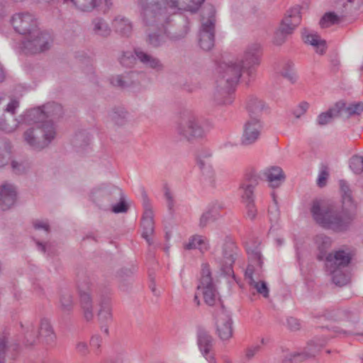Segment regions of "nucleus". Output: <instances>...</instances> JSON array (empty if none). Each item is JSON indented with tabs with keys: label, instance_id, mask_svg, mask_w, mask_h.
Segmentation results:
<instances>
[{
	"label": "nucleus",
	"instance_id": "1",
	"mask_svg": "<svg viewBox=\"0 0 363 363\" xmlns=\"http://www.w3.org/2000/svg\"><path fill=\"white\" fill-rule=\"evenodd\" d=\"M205 0H138L140 17L145 26L156 27L160 33H152L147 36V43L153 48L163 45L167 35L161 30L168 23L169 15L177 10L196 13Z\"/></svg>",
	"mask_w": 363,
	"mask_h": 363
},
{
	"label": "nucleus",
	"instance_id": "2",
	"mask_svg": "<svg viewBox=\"0 0 363 363\" xmlns=\"http://www.w3.org/2000/svg\"><path fill=\"white\" fill-rule=\"evenodd\" d=\"M343 209L338 212L333 206L318 201L312 203L311 212L314 220L321 227L335 232L346 231L355 218L356 206L352 202L351 191L344 180L340 181Z\"/></svg>",
	"mask_w": 363,
	"mask_h": 363
},
{
	"label": "nucleus",
	"instance_id": "3",
	"mask_svg": "<svg viewBox=\"0 0 363 363\" xmlns=\"http://www.w3.org/2000/svg\"><path fill=\"white\" fill-rule=\"evenodd\" d=\"M242 70L243 68L237 60L220 64L217 79L218 86L213 94L214 100L217 104L232 103L233 87L238 82Z\"/></svg>",
	"mask_w": 363,
	"mask_h": 363
},
{
	"label": "nucleus",
	"instance_id": "4",
	"mask_svg": "<svg viewBox=\"0 0 363 363\" xmlns=\"http://www.w3.org/2000/svg\"><path fill=\"white\" fill-rule=\"evenodd\" d=\"M24 327L25 339L28 345H32L38 341L52 345L56 340V335L48 318H40L38 327L32 323H26Z\"/></svg>",
	"mask_w": 363,
	"mask_h": 363
},
{
	"label": "nucleus",
	"instance_id": "5",
	"mask_svg": "<svg viewBox=\"0 0 363 363\" xmlns=\"http://www.w3.org/2000/svg\"><path fill=\"white\" fill-rule=\"evenodd\" d=\"M56 128L54 123L44 124L37 126L35 128H30L23 133L25 143L31 148L36 150L46 147L55 138Z\"/></svg>",
	"mask_w": 363,
	"mask_h": 363
},
{
	"label": "nucleus",
	"instance_id": "6",
	"mask_svg": "<svg viewBox=\"0 0 363 363\" xmlns=\"http://www.w3.org/2000/svg\"><path fill=\"white\" fill-rule=\"evenodd\" d=\"M216 10L212 5L206 6L202 11L201 27L199 43L203 50H210L214 46Z\"/></svg>",
	"mask_w": 363,
	"mask_h": 363
},
{
	"label": "nucleus",
	"instance_id": "7",
	"mask_svg": "<svg viewBox=\"0 0 363 363\" xmlns=\"http://www.w3.org/2000/svg\"><path fill=\"white\" fill-rule=\"evenodd\" d=\"M202 296L205 303L208 306L215 305L218 294L213 283L209 265L206 263L202 264L201 275L199 280L194 301L197 305L200 304L199 297Z\"/></svg>",
	"mask_w": 363,
	"mask_h": 363
},
{
	"label": "nucleus",
	"instance_id": "8",
	"mask_svg": "<svg viewBox=\"0 0 363 363\" xmlns=\"http://www.w3.org/2000/svg\"><path fill=\"white\" fill-rule=\"evenodd\" d=\"M175 130L182 138L187 140L201 138L205 134V131L198 118L191 114L184 115L181 117Z\"/></svg>",
	"mask_w": 363,
	"mask_h": 363
},
{
	"label": "nucleus",
	"instance_id": "9",
	"mask_svg": "<svg viewBox=\"0 0 363 363\" xmlns=\"http://www.w3.org/2000/svg\"><path fill=\"white\" fill-rule=\"evenodd\" d=\"M79 303L83 310L84 317L87 320L94 318V305L92 293L95 289V284L90 277H85L78 284Z\"/></svg>",
	"mask_w": 363,
	"mask_h": 363
},
{
	"label": "nucleus",
	"instance_id": "10",
	"mask_svg": "<svg viewBox=\"0 0 363 363\" xmlns=\"http://www.w3.org/2000/svg\"><path fill=\"white\" fill-rule=\"evenodd\" d=\"M52 43V38L49 33L36 28L23 43V49L26 53L35 54L48 50Z\"/></svg>",
	"mask_w": 363,
	"mask_h": 363
},
{
	"label": "nucleus",
	"instance_id": "11",
	"mask_svg": "<svg viewBox=\"0 0 363 363\" xmlns=\"http://www.w3.org/2000/svg\"><path fill=\"white\" fill-rule=\"evenodd\" d=\"M301 21V16L298 7H294L287 11L285 17L282 20L279 29L276 33L274 43L277 45L282 44L285 41L286 35L293 32L300 24Z\"/></svg>",
	"mask_w": 363,
	"mask_h": 363
},
{
	"label": "nucleus",
	"instance_id": "12",
	"mask_svg": "<svg viewBox=\"0 0 363 363\" xmlns=\"http://www.w3.org/2000/svg\"><path fill=\"white\" fill-rule=\"evenodd\" d=\"M141 198L144 208L141 220L142 237L150 245L152 243L151 237L154 233V213L150 200L144 189H141Z\"/></svg>",
	"mask_w": 363,
	"mask_h": 363
},
{
	"label": "nucleus",
	"instance_id": "13",
	"mask_svg": "<svg viewBox=\"0 0 363 363\" xmlns=\"http://www.w3.org/2000/svg\"><path fill=\"white\" fill-rule=\"evenodd\" d=\"M262 48L259 43H253L249 44L245 49L240 59L237 61L241 65L243 69L252 74V68L258 66L260 63Z\"/></svg>",
	"mask_w": 363,
	"mask_h": 363
},
{
	"label": "nucleus",
	"instance_id": "14",
	"mask_svg": "<svg viewBox=\"0 0 363 363\" xmlns=\"http://www.w3.org/2000/svg\"><path fill=\"white\" fill-rule=\"evenodd\" d=\"M352 257V253L349 248L338 249L325 257L326 267L329 272L345 267L350 263Z\"/></svg>",
	"mask_w": 363,
	"mask_h": 363
},
{
	"label": "nucleus",
	"instance_id": "15",
	"mask_svg": "<svg viewBox=\"0 0 363 363\" xmlns=\"http://www.w3.org/2000/svg\"><path fill=\"white\" fill-rule=\"evenodd\" d=\"M211 152L209 150L200 152L196 158L197 165L201 172L202 182L208 186L215 184V172L211 164Z\"/></svg>",
	"mask_w": 363,
	"mask_h": 363
},
{
	"label": "nucleus",
	"instance_id": "16",
	"mask_svg": "<svg viewBox=\"0 0 363 363\" xmlns=\"http://www.w3.org/2000/svg\"><path fill=\"white\" fill-rule=\"evenodd\" d=\"M11 23L15 30L21 35H29L33 30L38 28L36 20L28 13L13 15Z\"/></svg>",
	"mask_w": 363,
	"mask_h": 363
},
{
	"label": "nucleus",
	"instance_id": "17",
	"mask_svg": "<svg viewBox=\"0 0 363 363\" xmlns=\"http://www.w3.org/2000/svg\"><path fill=\"white\" fill-rule=\"evenodd\" d=\"M262 129L261 121L257 118H250L244 125L242 143L248 145L255 143L261 134Z\"/></svg>",
	"mask_w": 363,
	"mask_h": 363
},
{
	"label": "nucleus",
	"instance_id": "18",
	"mask_svg": "<svg viewBox=\"0 0 363 363\" xmlns=\"http://www.w3.org/2000/svg\"><path fill=\"white\" fill-rule=\"evenodd\" d=\"M237 255L238 248L235 244L231 241L226 242L223 246L222 258L220 259L222 270L225 274L230 275L233 273L232 267Z\"/></svg>",
	"mask_w": 363,
	"mask_h": 363
},
{
	"label": "nucleus",
	"instance_id": "19",
	"mask_svg": "<svg viewBox=\"0 0 363 363\" xmlns=\"http://www.w3.org/2000/svg\"><path fill=\"white\" fill-rule=\"evenodd\" d=\"M322 347L323 345H318L314 341H311L302 352H294L290 353L289 357L282 360V363H293L294 361H303L313 357L318 353Z\"/></svg>",
	"mask_w": 363,
	"mask_h": 363
},
{
	"label": "nucleus",
	"instance_id": "20",
	"mask_svg": "<svg viewBox=\"0 0 363 363\" xmlns=\"http://www.w3.org/2000/svg\"><path fill=\"white\" fill-rule=\"evenodd\" d=\"M216 332L223 340H229L233 336L232 320L230 316L224 311L217 315Z\"/></svg>",
	"mask_w": 363,
	"mask_h": 363
},
{
	"label": "nucleus",
	"instance_id": "21",
	"mask_svg": "<svg viewBox=\"0 0 363 363\" xmlns=\"http://www.w3.org/2000/svg\"><path fill=\"white\" fill-rule=\"evenodd\" d=\"M20 118L22 120L23 124L26 125L40 124V126H41L44 124L51 123L50 121L45 120V114L41 107L25 111L20 115Z\"/></svg>",
	"mask_w": 363,
	"mask_h": 363
},
{
	"label": "nucleus",
	"instance_id": "22",
	"mask_svg": "<svg viewBox=\"0 0 363 363\" xmlns=\"http://www.w3.org/2000/svg\"><path fill=\"white\" fill-rule=\"evenodd\" d=\"M302 38L305 43L312 45L317 53L323 55L326 50V42L316 33L304 29L302 32Z\"/></svg>",
	"mask_w": 363,
	"mask_h": 363
},
{
	"label": "nucleus",
	"instance_id": "23",
	"mask_svg": "<svg viewBox=\"0 0 363 363\" xmlns=\"http://www.w3.org/2000/svg\"><path fill=\"white\" fill-rule=\"evenodd\" d=\"M16 199V191L13 186L6 184L1 186L0 191V206L3 211L13 206Z\"/></svg>",
	"mask_w": 363,
	"mask_h": 363
},
{
	"label": "nucleus",
	"instance_id": "24",
	"mask_svg": "<svg viewBox=\"0 0 363 363\" xmlns=\"http://www.w3.org/2000/svg\"><path fill=\"white\" fill-rule=\"evenodd\" d=\"M269 185L273 188L279 187L285 180V174L279 167H271L264 172Z\"/></svg>",
	"mask_w": 363,
	"mask_h": 363
},
{
	"label": "nucleus",
	"instance_id": "25",
	"mask_svg": "<svg viewBox=\"0 0 363 363\" xmlns=\"http://www.w3.org/2000/svg\"><path fill=\"white\" fill-rule=\"evenodd\" d=\"M357 323V317L354 315L351 321H342L340 326L333 328V330L335 335L340 337L362 335V333L356 331Z\"/></svg>",
	"mask_w": 363,
	"mask_h": 363
},
{
	"label": "nucleus",
	"instance_id": "26",
	"mask_svg": "<svg viewBox=\"0 0 363 363\" xmlns=\"http://www.w3.org/2000/svg\"><path fill=\"white\" fill-rule=\"evenodd\" d=\"M253 267L252 265H248L245 271V277L247 279L249 285L255 289L257 293L262 295L264 298L269 296V288L267 284L264 281H256L253 278Z\"/></svg>",
	"mask_w": 363,
	"mask_h": 363
},
{
	"label": "nucleus",
	"instance_id": "27",
	"mask_svg": "<svg viewBox=\"0 0 363 363\" xmlns=\"http://www.w3.org/2000/svg\"><path fill=\"white\" fill-rule=\"evenodd\" d=\"M98 319L101 324H108L113 320L112 306L109 298H103L99 303Z\"/></svg>",
	"mask_w": 363,
	"mask_h": 363
},
{
	"label": "nucleus",
	"instance_id": "28",
	"mask_svg": "<svg viewBox=\"0 0 363 363\" xmlns=\"http://www.w3.org/2000/svg\"><path fill=\"white\" fill-rule=\"evenodd\" d=\"M135 55L145 66L157 70L162 69L163 65L158 58L139 49L135 50Z\"/></svg>",
	"mask_w": 363,
	"mask_h": 363
},
{
	"label": "nucleus",
	"instance_id": "29",
	"mask_svg": "<svg viewBox=\"0 0 363 363\" xmlns=\"http://www.w3.org/2000/svg\"><path fill=\"white\" fill-rule=\"evenodd\" d=\"M41 108L45 114V120L50 123H52L54 119L60 118L63 114L62 106L55 102L48 103Z\"/></svg>",
	"mask_w": 363,
	"mask_h": 363
},
{
	"label": "nucleus",
	"instance_id": "30",
	"mask_svg": "<svg viewBox=\"0 0 363 363\" xmlns=\"http://www.w3.org/2000/svg\"><path fill=\"white\" fill-rule=\"evenodd\" d=\"M115 31L122 35H129L133 30L130 21L121 16H116L112 21Z\"/></svg>",
	"mask_w": 363,
	"mask_h": 363
},
{
	"label": "nucleus",
	"instance_id": "31",
	"mask_svg": "<svg viewBox=\"0 0 363 363\" xmlns=\"http://www.w3.org/2000/svg\"><path fill=\"white\" fill-rule=\"evenodd\" d=\"M208 247L207 238L199 235L191 236L188 242L184 245V248L186 250L198 249L201 252L207 251Z\"/></svg>",
	"mask_w": 363,
	"mask_h": 363
},
{
	"label": "nucleus",
	"instance_id": "32",
	"mask_svg": "<svg viewBox=\"0 0 363 363\" xmlns=\"http://www.w3.org/2000/svg\"><path fill=\"white\" fill-rule=\"evenodd\" d=\"M336 104H342V106L339 107V116L350 117L353 115H359L363 112V102L350 104L348 106L343 101H338Z\"/></svg>",
	"mask_w": 363,
	"mask_h": 363
},
{
	"label": "nucleus",
	"instance_id": "33",
	"mask_svg": "<svg viewBox=\"0 0 363 363\" xmlns=\"http://www.w3.org/2000/svg\"><path fill=\"white\" fill-rule=\"evenodd\" d=\"M92 32L94 34L103 37L107 38L111 33V29L108 23L102 18H96L92 22Z\"/></svg>",
	"mask_w": 363,
	"mask_h": 363
},
{
	"label": "nucleus",
	"instance_id": "34",
	"mask_svg": "<svg viewBox=\"0 0 363 363\" xmlns=\"http://www.w3.org/2000/svg\"><path fill=\"white\" fill-rule=\"evenodd\" d=\"M22 124L23 122L20 118V116L10 118H6L4 116V118H0V129L7 133H13Z\"/></svg>",
	"mask_w": 363,
	"mask_h": 363
},
{
	"label": "nucleus",
	"instance_id": "35",
	"mask_svg": "<svg viewBox=\"0 0 363 363\" xmlns=\"http://www.w3.org/2000/svg\"><path fill=\"white\" fill-rule=\"evenodd\" d=\"M198 345L203 356H207L213 346V338L206 331L201 330L198 334Z\"/></svg>",
	"mask_w": 363,
	"mask_h": 363
},
{
	"label": "nucleus",
	"instance_id": "36",
	"mask_svg": "<svg viewBox=\"0 0 363 363\" xmlns=\"http://www.w3.org/2000/svg\"><path fill=\"white\" fill-rule=\"evenodd\" d=\"M315 243L317 247V249L319 251V255L318 257L319 259H323L325 255L327 250L332 245V240L330 238L325 235L320 234L315 236Z\"/></svg>",
	"mask_w": 363,
	"mask_h": 363
},
{
	"label": "nucleus",
	"instance_id": "37",
	"mask_svg": "<svg viewBox=\"0 0 363 363\" xmlns=\"http://www.w3.org/2000/svg\"><path fill=\"white\" fill-rule=\"evenodd\" d=\"M255 185V181H248L240 186V194L243 203L255 201L253 191Z\"/></svg>",
	"mask_w": 363,
	"mask_h": 363
},
{
	"label": "nucleus",
	"instance_id": "38",
	"mask_svg": "<svg viewBox=\"0 0 363 363\" xmlns=\"http://www.w3.org/2000/svg\"><path fill=\"white\" fill-rule=\"evenodd\" d=\"M110 120L116 125L122 126L128 121V113L123 108H116L109 114Z\"/></svg>",
	"mask_w": 363,
	"mask_h": 363
},
{
	"label": "nucleus",
	"instance_id": "39",
	"mask_svg": "<svg viewBox=\"0 0 363 363\" xmlns=\"http://www.w3.org/2000/svg\"><path fill=\"white\" fill-rule=\"evenodd\" d=\"M342 106V104H335L333 107L328 111L321 113L317 118V123L320 125H324L331 121L334 117L339 116L338 108Z\"/></svg>",
	"mask_w": 363,
	"mask_h": 363
},
{
	"label": "nucleus",
	"instance_id": "40",
	"mask_svg": "<svg viewBox=\"0 0 363 363\" xmlns=\"http://www.w3.org/2000/svg\"><path fill=\"white\" fill-rule=\"evenodd\" d=\"M11 157V143L0 138V167L8 164Z\"/></svg>",
	"mask_w": 363,
	"mask_h": 363
},
{
	"label": "nucleus",
	"instance_id": "41",
	"mask_svg": "<svg viewBox=\"0 0 363 363\" xmlns=\"http://www.w3.org/2000/svg\"><path fill=\"white\" fill-rule=\"evenodd\" d=\"M247 108L250 113L259 115L264 108V103L257 97L251 96L247 100Z\"/></svg>",
	"mask_w": 363,
	"mask_h": 363
},
{
	"label": "nucleus",
	"instance_id": "42",
	"mask_svg": "<svg viewBox=\"0 0 363 363\" xmlns=\"http://www.w3.org/2000/svg\"><path fill=\"white\" fill-rule=\"evenodd\" d=\"M65 2H70L77 9L82 11L90 12L95 9L97 0H64Z\"/></svg>",
	"mask_w": 363,
	"mask_h": 363
},
{
	"label": "nucleus",
	"instance_id": "43",
	"mask_svg": "<svg viewBox=\"0 0 363 363\" xmlns=\"http://www.w3.org/2000/svg\"><path fill=\"white\" fill-rule=\"evenodd\" d=\"M280 74L292 83L296 81L297 77L294 70V64L291 61H286L283 63Z\"/></svg>",
	"mask_w": 363,
	"mask_h": 363
},
{
	"label": "nucleus",
	"instance_id": "44",
	"mask_svg": "<svg viewBox=\"0 0 363 363\" xmlns=\"http://www.w3.org/2000/svg\"><path fill=\"white\" fill-rule=\"evenodd\" d=\"M330 272L332 274V279L333 283L337 286H345L350 281L348 275L343 273L340 269H335V271Z\"/></svg>",
	"mask_w": 363,
	"mask_h": 363
},
{
	"label": "nucleus",
	"instance_id": "45",
	"mask_svg": "<svg viewBox=\"0 0 363 363\" xmlns=\"http://www.w3.org/2000/svg\"><path fill=\"white\" fill-rule=\"evenodd\" d=\"M60 307L63 312H69L73 307L72 296L69 293L62 294L60 298Z\"/></svg>",
	"mask_w": 363,
	"mask_h": 363
},
{
	"label": "nucleus",
	"instance_id": "46",
	"mask_svg": "<svg viewBox=\"0 0 363 363\" xmlns=\"http://www.w3.org/2000/svg\"><path fill=\"white\" fill-rule=\"evenodd\" d=\"M350 167L355 174H360L363 172V157L354 155L350 161Z\"/></svg>",
	"mask_w": 363,
	"mask_h": 363
},
{
	"label": "nucleus",
	"instance_id": "47",
	"mask_svg": "<svg viewBox=\"0 0 363 363\" xmlns=\"http://www.w3.org/2000/svg\"><path fill=\"white\" fill-rule=\"evenodd\" d=\"M76 353L83 357H86L91 353V350L86 342L84 340H77L74 345Z\"/></svg>",
	"mask_w": 363,
	"mask_h": 363
},
{
	"label": "nucleus",
	"instance_id": "48",
	"mask_svg": "<svg viewBox=\"0 0 363 363\" xmlns=\"http://www.w3.org/2000/svg\"><path fill=\"white\" fill-rule=\"evenodd\" d=\"M91 351L96 355H99L101 351L102 338L99 335H94L89 340Z\"/></svg>",
	"mask_w": 363,
	"mask_h": 363
},
{
	"label": "nucleus",
	"instance_id": "49",
	"mask_svg": "<svg viewBox=\"0 0 363 363\" xmlns=\"http://www.w3.org/2000/svg\"><path fill=\"white\" fill-rule=\"evenodd\" d=\"M339 18L334 13H327L320 21V25L322 28H328L331 25L337 23Z\"/></svg>",
	"mask_w": 363,
	"mask_h": 363
},
{
	"label": "nucleus",
	"instance_id": "50",
	"mask_svg": "<svg viewBox=\"0 0 363 363\" xmlns=\"http://www.w3.org/2000/svg\"><path fill=\"white\" fill-rule=\"evenodd\" d=\"M19 99L16 97H11L10 98L9 103L4 108V111L5 113H9L13 116L16 113V110L19 108Z\"/></svg>",
	"mask_w": 363,
	"mask_h": 363
},
{
	"label": "nucleus",
	"instance_id": "51",
	"mask_svg": "<svg viewBox=\"0 0 363 363\" xmlns=\"http://www.w3.org/2000/svg\"><path fill=\"white\" fill-rule=\"evenodd\" d=\"M164 196L169 212H173L174 208V199L173 194L168 187L164 188Z\"/></svg>",
	"mask_w": 363,
	"mask_h": 363
},
{
	"label": "nucleus",
	"instance_id": "52",
	"mask_svg": "<svg viewBox=\"0 0 363 363\" xmlns=\"http://www.w3.org/2000/svg\"><path fill=\"white\" fill-rule=\"evenodd\" d=\"M246 208V216L250 220H254L257 216V208L255 204V201L244 203Z\"/></svg>",
	"mask_w": 363,
	"mask_h": 363
},
{
	"label": "nucleus",
	"instance_id": "53",
	"mask_svg": "<svg viewBox=\"0 0 363 363\" xmlns=\"http://www.w3.org/2000/svg\"><path fill=\"white\" fill-rule=\"evenodd\" d=\"M135 60V57L129 52H124L120 59L121 64L125 67L131 66Z\"/></svg>",
	"mask_w": 363,
	"mask_h": 363
},
{
	"label": "nucleus",
	"instance_id": "54",
	"mask_svg": "<svg viewBox=\"0 0 363 363\" xmlns=\"http://www.w3.org/2000/svg\"><path fill=\"white\" fill-rule=\"evenodd\" d=\"M309 107V104L306 101L301 102L294 110V115L296 118H300L305 114Z\"/></svg>",
	"mask_w": 363,
	"mask_h": 363
},
{
	"label": "nucleus",
	"instance_id": "55",
	"mask_svg": "<svg viewBox=\"0 0 363 363\" xmlns=\"http://www.w3.org/2000/svg\"><path fill=\"white\" fill-rule=\"evenodd\" d=\"M111 6L112 3L110 0H97L95 9L103 13H106L111 9Z\"/></svg>",
	"mask_w": 363,
	"mask_h": 363
},
{
	"label": "nucleus",
	"instance_id": "56",
	"mask_svg": "<svg viewBox=\"0 0 363 363\" xmlns=\"http://www.w3.org/2000/svg\"><path fill=\"white\" fill-rule=\"evenodd\" d=\"M221 206L219 204L214 203L208 206V209L206 212L211 216V217L214 220L218 218L220 216V210Z\"/></svg>",
	"mask_w": 363,
	"mask_h": 363
},
{
	"label": "nucleus",
	"instance_id": "57",
	"mask_svg": "<svg viewBox=\"0 0 363 363\" xmlns=\"http://www.w3.org/2000/svg\"><path fill=\"white\" fill-rule=\"evenodd\" d=\"M247 252L250 257V259L252 260H254L255 262H256L257 263V264L260 267H262V264H263V260H262V255L261 252H259V250H258L257 249H255V250H252L251 251H250L248 250Z\"/></svg>",
	"mask_w": 363,
	"mask_h": 363
},
{
	"label": "nucleus",
	"instance_id": "58",
	"mask_svg": "<svg viewBox=\"0 0 363 363\" xmlns=\"http://www.w3.org/2000/svg\"><path fill=\"white\" fill-rule=\"evenodd\" d=\"M125 77L121 75H116L112 77L111 83L116 86L124 87L129 84L128 82L125 79Z\"/></svg>",
	"mask_w": 363,
	"mask_h": 363
},
{
	"label": "nucleus",
	"instance_id": "59",
	"mask_svg": "<svg viewBox=\"0 0 363 363\" xmlns=\"http://www.w3.org/2000/svg\"><path fill=\"white\" fill-rule=\"evenodd\" d=\"M329 173L326 169H323L319 174L317 179V184L320 187H323L326 184V181L328 178Z\"/></svg>",
	"mask_w": 363,
	"mask_h": 363
},
{
	"label": "nucleus",
	"instance_id": "60",
	"mask_svg": "<svg viewBox=\"0 0 363 363\" xmlns=\"http://www.w3.org/2000/svg\"><path fill=\"white\" fill-rule=\"evenodd\" d=\"M6 342L7 341L5 337H0V363L5 362Z\"/></svg>",
	"mask_w": 363,
	"mask_h": 363
},
{
	"label": "nucleus",
	"instance_id": "61",
	"mask_svg": "<svg viewBox=\"0 0 363 363\" xmlns=\"http://www.w3.org/2000/svg\"><path fill=\"white\" fill-rule=\"evenodd\" d=\"M287 325L290 330L294 331H296L299 330L301 328L300 321L298 319L293 317H291L287 319Z\"/></svg>",
	"mask_w": 363,
	"mask_h": 363
},
{
	"label": "nucleus",
	"instance_id": "62",
	"mask_svg": "<svg viewBox=\"0 0 363 363\" xmlns=\"http://www.w3.org/2000/svg\"><path fill=\"white\" fill-rule=\"evenodd\" d=\"M128 210L127 205L123 200L112 207L113 212L116 213L126 212Z\"/></svg>",
	"mask_w": 363,
	"mask_h": 363
},
{
	"label": "nucleus",
	"instance_id": "63",
	"mask_svg": "<svg viewBox=\"0 0 363 363\" xmlns=\"http://www.w3.org/2000/svg\"><path fill=\"white\" fill-rule=\"evenodd\" d=\"M260 347L258 345H252L246 350L245 355L248 359L252 358L259 351Z\"/></svg>",
	"mask_w": 363,
	"mask_h": 363
},
{
	"label": "nucleus",
	"instance_id": "64",
	"mask_svg": "<svg viewBox=\"0 0 363 363\" xmlns=\"http://www.w3.org/2000/svg\"><path fill=\"white\" fill-rule=\"evenodd\" d=\"M213 219L208 215L206 211L201 215L199 219V226L201 228H204L206 226L207 223L210 221H213Z\"/></svg>",
	"mask_w": 363,
	"mask_h": 363
}]
</instances>
